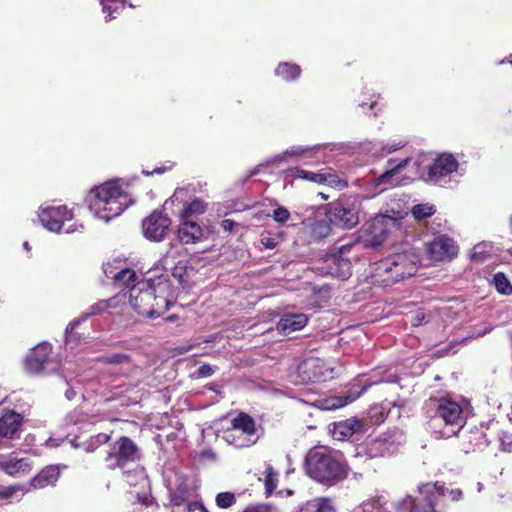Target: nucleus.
<instances>
[{
    "instance_id": "8fccbe9b",
    "label": "nucleus",
    "mask_w": 512,
    "mask_h": 512,
    "mask_svg": "<svg viewBox=\"0 0 512 512\" xmlns=\"http://www.w3.org/2000/svg\"><path fill=\"white\" fill-rule=\"evenodd\" d=\"M445 497H448L451 501H459V500L463 499V492L459 488H454V489L448 490L445 487Z\"/></svg>"
},
{
    "instance_id": "7c9ffc66",
    "label": "nucleus",
    "mask_w": 512,
    "mask_h": 512,
    "mask_svg": "<svg viewBox=\"0 0 512 512\" xmlns=\"http://www.w3.org/2000/svg\"><path fill=\"white\" fill-rule=\"evenodd\" d=\"M298 512H336V508L331 498L317 497L304 503Z\"/></svg>"
},
{
    "instance_id": "cd10ccee",
    "label": "nucleus",
    "mask_w": 512,
    "mask_h": 512,
    "mask_svg": "<svg viewBox=\"0 0 512 512\" xmlns=\"http://www.w3.org/2000/svg\"><path fill=\"white\" fill-rule=\"evenodd\" d=\"M331 225L326 214L321 218L317 217L305 224V230L311 240L319 241L330 235Z\"/></svg>"
},
{
    "instance_id": "774afa93",
    "label": "nucleus",
    "mask_w": 512,
    "mask_h": 512,
    "mask_svg": "<svg viewBox=\"0 0 512 512\" xmlns=\"http://www.w3.org/2000/svg\"><path fill=\"white\" fill-rule=\"evenodd\" d=\"M504 450L510 452L512 450V442H509L508 444H506V447H504Z\"/></svg>"
},
{
    "instance_id": "603ef678",
    "label": "nucleus",
    "mask_w": 512,
    "mask_h": 512,
    "mask_svg": "<svg viewBox=\"0 0 512 512\" xmlns=\"http://www.w3.org/2000/svg\"><path fill=\"white\" fill-rule=\"evenodd\" d=\"M185 194H186V191L184 189H182V188L176 189V191L171 196V198L165 202V205L168 206L170 203H174L175 201H182Z\"/></svg>"
},
{
    "instance_id": "412c9836",
    "label": "nucleus",
    "mask_w": 512,
    "mask_h": 512,
    "mask_svg": "<svg viewBox=\"0 0 512 512\" xmlns=\"http://www.w3.org/2000/svg\"><path fill=\"white\" fill-rule=\"evenodd\" d=\"M151 289L154 292V307L156 309L155 316H159L162 312L167 310L170 305V285L164 277L151 279Z\"/></svg>"
},
{
    "instance_id": "f03ea898",
    "label": "nucleus",
    "mask_w": 512,
    "mask_h": 512,
    "mask_svg": "<svg viewBox=\"0 0 512 512\" xmlns=\"http://www.w3.org/2000/svg\"><path fill=\"white\" fill-rule=\"evenodd\" d=\"M306 474L314 481L331 487L347 477L345 464L326 447L316 446L306 454Z\"/></svg>"
},
{
    "instance_id": "052dcab7",
    "label": "nucleus",
    "mask_w": 512,
    "mask_h": 512,
    "mask_svg": "<svg viewBox=\"0 0 512 512\" xmlns=\"http://www.w3.org/2000/svg\"><path fill=\"white\" fill-rule=\"evenodd\" d=\"M234 225H235V222L233 220H230V219H225L221 223V226L226 231H231L233 229Z\"/></svg>"
},
{
    "instance_id": "c9c22d12",
    "label": "nucleus",
    "mask_w": 512,
    "mask_h": 512,
    "mask_svg": "<svg viewBox=\"0 0 512 512\" xmlns=\"http://www.w3.org/2000/svg\"><path fill=\"white\" fill-rule=\"evenodd\" d=\"M106 19H115L125 9V0H101Z\"/></svg>"
},
{
    "instance_id": "37998d69",
    "label": "nucleus",
    "mask_w": 512,
    "mask_h": 512,
    "mask_svg": "<svg viewBox=\"0 0 512 512\" xmlns=\"http://www.w3.org/2000/svg\"><path fill=\"white\" fill-rule=\"evenodd\" d=\"M436 212L432 204H417L412 207L411 213L416 220H423L431 217Z\"/></svg>"
},
{
    "instance_id": "a19ab883",
    "label": "nucleus",
    "mask_w": 512,
    "mask_h": 512,
    "mask_svg": "<svg viewBox=\"0 0 512 512\" xmlns=\"http://www.w3.org/2000/svg\"><path fill=\"white\" fill-rule=\"evenodd\" d=\"M189 496L188 487L184 484H181L171 492L170 502L174 506H182L188 502Z\"/></svg>"
},
{
    "instance_id": "13d9d810",
    "label": "nucleus",
    "mask_w": 512,
    "mask_h": 512,
    "mask_svg": "<svg viewBox=\"0 0 512 512\" xmlns=\"http://www.w3.org/2000/svg\"><path fill=\"white\" fill-rule=\"evenodd\" d=\"M197 372L200 376H210L212 374V367L209 365H202L198 368Z\"/></svg>"
},
{
    "instance_id": "338daca9",
    "label": "nucleus",
    "mask_w": 512,
    "mask_h": 512,
    "mask_svg": "<svg viewBox=\"0 0 512 512\" xmlns=\"http://www.w3.org/2000/svg\"><path fill=\"white\" fill-rule=\"evenodd\" d=\"M491 331H492V327L491 326H487V327H485V329L483 331L477 332L475 335H473V337H475V338L476 337H482V336L488 334Z\"/></svg>"
},
{
    "instance_id": "864d4df0",
    "label": "nucleus",
    "mask_w": 512,
    "mask_h": 512,
    "mask_svg": "<svg viewBox=\"0 0 512 512\" xmlns=\"http://www.w3.org/2000/svg\"><path fill=\"white\" fill-rule=\"evenodd\" d=\"M197 346L196 343H191L188 345H180L174 348L175 355H182L186 354L188 352H191L194 350V348Z\"/></svg>"
},
{
    "instance_id": "6ab92c4d",
    "label": "nucleus",
    "mask_w": 512,
    "mask_h": 512,
    "mask_svg": "<svg viewBox=\"0 0 512 512\" xmlns=\"http://www.w3.org/2000/svg\"><path fill=\"white\" fill-rule=\"evenodd\" d=\"M24 423V416L14 410H4L0 414V438L13 440Z\"/></svg>"
},
{
    "instance_id": "bb28decb",
    "label": "nucleus",
    "mask_w": 512,
    "mask_h": 512,
    "mask_svg": "<svg viewBox=\"0 0 512 512\" xmlns=\"http://www.w3.org/2000/svg\"><path fill=\"white\" fill-rule=\"evenodd\" d=\"M60 477V470L57 466L49 465L43 468L37 475L30 480V486L33 489H44L48 486H54Z\"/></svg>"
},
{
    "instance_id": "c03bdc74",
    "label": "nucleus",
    "mask_w": 512,
    "mask_h": 512,
    "mask_svg": "<svg viewBox=\"0 0 512 512\" xmlns=\"http://www.w3.org/2000/svg\"><path fill=\"white\" fill-rule=\"evenodd\" d=\"M29 491L25 486L15 484L10 485L5 488L0 489V498L8 499L14 497L18 492H21L22 495L26 494Z\"/></svg>"
},
{
    "instance_id": "1a4fd4ad",
    "label": "nucleus",
    "mask_w": 512,
    "mask_h": 512,
    "mask_svg": "<svg viewBox=\"0 0 512 512\" xmlns=\"http://www.w3.org/2000/svg\"><path fill=\"white\" fill-rule=\"evenodd\" d=\"M56 366L57 363L52 358V345L48 342H41L33 347L24 361L26 372L33 375L54 372Z\"/></svg>"
},
{
    "instance_id": "6e6552de",
    "label": "nucleus",
    "mask_w": 512,
    "mask_h": 512,
    "mask_svg": "<svg viewBox=\"0 0 512 512\" xmlns=\"http://www.w3.org/2000/svg\"><path fill=\"white\" fill-rule=\"evenodd\" d=\"M397 219L389 215H378L365 224L361 239L367 247H378L387 238L390 230L397 226Z\"/></svg>"
},
{
    "instance_id": "ea45409f",
    "label": "nucleus",
    "mask_w": 512,
    "mask_h": 512,
    "mask_svg": "<svg viewBox=\"0 0 512 512\" xmlns=\"http://www.w3.org/2000/svg\"><path fill=\"white\" fill-rule=\"evenodd\" d=\"M264 484L266 494L271 495L278 485V474L272 465H267L264 471Z\"/></svg>"
},
{
    "instance_id": "6e6d98bb",
    "label": "nucleus",
    "mask_w": 512,
    "mask_h": 512,
    "mask_svg": "<svg viewBox=\"0 0 512 512\" xmlns=\"http://www.w3.org/2000/svg\"><path fill=\"white\" fill-rule=\"evenodd\" d=\"M79 394V398H84V395H83V392L80 390L79 392H76L73 388V386H71L69 389H67V391L65 392V395L66 397L69 399V400H74L76 399L77 395Z\"/></svg>"
},
{
    "instance_id": "e433bc0d",
    "label": "nucleus",
    "mask_w": 512,
    "mask_h": 512,
    "mask_svg": "<svg viewBox=\"0 0 512 512\" xmlns=\"http://www.w3.org/2000/svg\"><path fill=\"white\" fill-rule=\"evenodd\" d=\"M300 72L301 70L298 65L287 62L279 64L275 71L277 76L286 81L296 79L300 75Z\"/></svg>"
},
{
    "instance_id": "2eb2a0df",
    "label": "nucleus",
    "mask_w": 512,
    "mask_h": 512,
    "mask_svg": "<svg viewBox=\"0 0 512 512\" xmlns=\"http://www.w3.org/2000/svg\"><path fill=\"white\" fill-rule=\"evenodd\" d=\"M458 162L453 155L443 153L439 155L429 168L428 178L436 185L446 183V177L456 172Z\"/></svg>"
},
{
    "instance_id": "58836bf2",
    "label": "nucleus",
    "mask_w": 512,
    "mask_h": 512,
    "mask_svg": "<svg viewBox=\"0 0 512 512\" xmlns=\"http://www.w3.org/2000/svg\"><path fill=\"white\" fill-rule=\"evenodd\" d=\"M321 148L320 145L306 146V147H292L287 149L283 154L276 156L275 161L282 160L285 156H294L297 158H303L306 154L317 151Z\"/></svg>"
},
{
    "instance_id": "423d86ee",
    "label": "nucleus",
    "mask_w": 512,
    "mask_h": 512,
    "mask_svg": "<svg viewBox=\"0 0 512 512\" xmlns=\"http://www.w3.org/2000/svg\"><path fill=\"white\" fill-rule=\"evenodd\" d=\"M135 277V272L130 270V307L141 316L153 318L156 309L152 303L154 292L151 289V279L132 285Z\"/></svg>"
},
{
    "instance_id": "39448f33",
    "label": "nucleus",
    "mask_w": 512,
    "mask_h": 512,
    "mask_svg": "<svg viewBox=\"0 0 512 512\" xmlns=\"http://www.w3.org/2000/svg\"><path fill=\"white\" fill-rule=\"evenodd\" d=\"M130 494L136 498L133 512H158L159 504L151 494L150 480L143 466L130 470Z\"/></svg>"
},
{
    "instance_id": "72a5a7b5",
    "label": "nucleus",
    "mask_w": 512,
    "mask_h": 512,
    "mask_svg": "<svg viewBox=\"0 0 512 512\" xmlns=\"http://www.w3.org/2000/svg\"><path fill=\"white\" fill-rule=\"evenodd\" d=\"M466 439L468 442V445L465 446L466 452L482 449L489 445L486 434L480 429L470 430Z\"/></svg>"
},
{
    "instance_id": "de8ad7c7",
    "label": "nucleus",
    "mask_w": 512,
    "mask_h": 512,
    "mask_svg": "<svg viewBox=\"0 0 512 512\" xmlns=\"http://www.w3.org/2000/svg\"><path fill=\"white\" fill-rule=\"evenodd\" d=\"M107 302H109L110 309H116L120 306H125L126 302H127V293L121 291L114 297H111L110 299H108Z\"/></svg>"
},
{
    "instance_id": "c85d7f7f",
    "label": "nucleus",
    "mask_w": 512,
    "mask_h": 512,
    "mask_svg": "<svg viewBox=\"0 0 512 512\" xmlns=\"http://www.w3.org/2000/svg\"><path fill=\"white\" fill-rule=\"evenodd\" d=\"M308 318L305 314H284L277 323V329L283 334H290L306 326Z\"/></svg>"
},
{
    "instance_id": "79ce46f5",
    "label": "nucleus",
    "mask_w": 512,
    "mask_h": 512,
    "mask_svg": "<svg viewBox=\"0 0 512 512\" xmlns=\"http://www.w3.org/2000/svg\"><path fill=\"white\" fill-rule=\"evenodd\" d=\"M493 284L500 294L510 295L512 293V285L506 275L502 272H498L494 275Z\"/></svg>"
},
{
    "instance_id": "0eeeda50",
    "label": "nucleus",
    "mask_w": 512,
    "mask_h": 512,
    "mask_svg": "<svg viewBox=\"0 0 512 512\" xmlns=\"http://www.w3.org/2000/svg\"><path fill=\"white\" fill-rule=\"evenodd\" d=\"M471 406L470 400L460 397L455 400L450 396H444L437 399L436 415L440 417L446 425L456 426L459 431L463 427L465 417L464 410Z\"/></svg>"
},
{
    "instance_id": "680f3d73",
    "label": "nucleus",
    "mask_w": 512,
    "mask_h": 512,
    "mask_svg": "<svg viewBox=\"0 0 512 512\" xmlns=\"http://www.w3.org/2000/svg\"><path fill=\"white\" fill-rule=\"evenodd\" d=\"M82 229H83V225L82 224H73V225L69 226L65 230V232L69 234V233H73V232H76V231H80Z\"/></svg>"
},
{
    "instance_id": "dca6fc26",
    "label": "nucleus",
    "mask_w": 512,
    "mask_h": 512,
    "mask_svg": "<svg viewBox=\"0 0 512 512\" xmlns=\"http://www.w3.org/2000/svg\"><path fill=\"white\" fill-rule=\"evenodd\" d=\"M290 176L298 179H304L317 184H326L338 189L347 186V182L340 179L336 174L330 171L311 172L301 168H291L288 170Z\"/></svg>"
},
{
    "instance_id": "4468645a",
    "label": "nucleus",
    "mask_w": 512,
    "mask_h": 512,
    "mask_svg": "<svg viewBox=\"0 0 512 512\" xmlns=\"http://www.w3.org/2000/svg\"><path fill=\"white\" fill-rule=\"evenodd\" d=\"M357 244H343L337 248V251L327 258V262L333 265L330 273L341 279L346 280L352 274L351 259L348 257L350 251L356 248Z\"/></svg>"
},
{
    "instance_id": "5701e85b",
    "label": "nucleus",
    "mask_w": 512,
    "mask_h": 512,
    "mask_svg": "<svg viewBox=\"0 0 512 512\" xmlns=\"http://www.w3.org/2000/svg\"><path fill=\"white\" fill-rule=\"evenodd\" d=\"M33 469L29 458L9 457L0 461V470L9 476L27 475Z\"/></svg>"
},
{
    "instance_id": "ddd939ff",
    "label": "nucleus",
    "mask_w": 512,
    "mask_h": 512,
    "mask_svg": "<svg viewBox=\"0 0 512 512\" xmlns=\"http://www.w3.org/2000/svg\"><path fill=\"white\" fill-rule=\"evenodd\" d=\"M72 217V212L66 206H41L38 214L42 225L51 232H59L65 221Z\"/></svg>"
},
{
    "instance_id": "4c0bfd02",
    "label": "nucleus",
    "mask_w": 512,
    "mask_h": 512,
    "mask_svg": "<svg viewBox=\"0 0 512 512\" xmlns=\"http://www.w3.org/2000/svg\"><path fill=\"white\" fill-rule=\"evenodd\" d=\"M362 512H387L386 501L382 496L372 497L361 505Z\"/></svg>"
},
{
    "instance_id": "9d476101",
    "label": "nucleus",
    "mask_w": 512,
    "mask_h": 512,
    "mask_svg": "<svg viewBox=\"0 0 512 512\" xmlns=\"http://www.w3.org/2000/svg\"><path fill=\"white\" fill-rule=\"evenodd\" d=\"M326 214L332 225L344 229H351L359 222L358 209L348 200L331 203Z\"/></svg>"
},
{
    "instance_id": "e2e57ef3",
    "label": "nucleus",
    "mask_w": 512,
    "mask_h": 512,
    "mask_svg": "<svg viewBox=\"0 0 512 512\" xmlns=\"http://www.w3.org/2000/svg\"><path fill=\"white\" fill-rule=\"evenodd\" d=\"M424 319V315L423 314H417L415 315L412 320H411V323L413 326H418L421 324V322L423 321Z\"/></svg>"
},
{
    "instance_id": "a211bd4d",
    "label": "nucleus",
    "mask_w": 512,
    "mask_h": 512,
    "mask_svg": "<svg viewBox=\"0 0 512 512\" xmlns=\"http://www.w3.org/2000/svg\"><path fill=\"white\" fill-rule=\"evenodd\" d=\"M298 371L301 375H305L303 380L306 378L313 383L317 381H328L331 378L327 377V373H332V369L326 367V363L319 358H308L301 362L298 366Z\"/></svg>"
},
{
    "instance_id": "f3484780",
    "label": "nucleus",
    "mask_w": 512,
    "mask_h": 512,
    "mask_svg": "<svg viewBox=\"0 0 512 512\" xmlns=\"http://www.w3.org/2000/svg\"><path fill=\"white\" fill-rule=\"evenodd\" d=\"M427 254L432 261L452 259L458 253L454 241L445 236H439L427 244Z\"/></svg>"
},
{
    "instance_id": "0e129e2a",
    "label": "nucleus",
    "mask_w": 512,
    "mask_h": 512,
    "mask_svg": "<svg viewBox=\"0 0 512 512\" xmlns=\"http://www.w3.org/2000/svg\"><path fill=\"white\" fill-rule=\"evenodd\" d=\"M78 323H79V321L72 322L67 327V329H66V339H67V341H70V339L72 337L71 331L73 330L74 326L77 325Z\"/></svg>"
},
{
    "instance_id": "09e8293b",
    "label": "nucleus",
    "mask_w": 512,
    "mask_h": 512,
    "mask_svg": "<svg viewBox=\"0 0 512 512\" xmlns=\"http://www.w3.org/2000/svg\"><path fill=\"white\" fill-rule=\"evenodd\" d=\"M108 309H110L109 302H107V300H100L97 303H95L93 306H91L90 312L85 314L84 319H86L87 317L92 316V315L100 314Z\"/></svg>"
},
{
    "instance_id": "69168bd1",
    "label": "nucleus",
    "mask_w": 512,
    "mask_h": 512,
    "mask_svg": "<svg viewBox=\"0 0 512 512\" xmlns=\"http://www.w3.org/2000/svg\"><path fill=\"white\" fill-rule=\"evenodd\" d=\"M403 146H404V143H401V142H399L397 144H391L390 146L387 147L386 152L387 153H392V152L398 150L399 148H401Z\"/></svg>"
},
{
    "instance_id": "4d7b16f0",
    "label": "nucleus",
    "mask_w": 512,
    "mask_h": 512,
    "mask_svg": "<svg viewBox=\"0 0 512 512\" xmlns=\"http://www.w3.org/2000/svg\"><path fill=\"white\" fill-rule=\"evenodd\" d=\"M261 243L267 249H274L277 245V242L273 238H270V237H263L261 239Z\"/></svg>"
},
{
    "instance_id": "a878e982",
    "label": "nucleus",
    "mask_w": 512,
    "mask_h": 512,
    "mask_svg": "<svg viewBox=\"0 0 512 512\" xmlns=\"http://www.w3.org/2000/svg\"><path fill=\"white\" fill-rule=\"evenodd\" d=\"M359 390H349L348 392L342 395H334L330 396L323 400V407L327 410H336L342 408L355 400H357L361 395H363L369 386H359Z\"/></svg>"
},
{
    "instance_id": "f257e3e1",
    "label": "nucleus",
    "mask_w": 512,
    "mask_h": 512,
    "mask_svg": "<svg viewBox=\"0 0 512 512\" xmlns=\"http://www.w3.org/2000/svg\"><path fill=\"white\" fill-rule=\"evenodd\" d=\"M124 181L111 179L93 187L87 195L90 211L103 221H110L126 209Z\"/></svg>"
},
{
    "instance_id": "bf43d9fd",
    "label": "nucleus",
    "mask_w": 512,
    "mask_h": 512,
    "mask_svg": "<svg viewBox=\"0 0 512 512\" xmlns=\"http://www.w3.org/2000/svg\"><path fill=\"white\" fill-rule=\"evenodd\" d=\"M483 250H482V245H476L474 248H473V251H472V255L471 257L473 259H483Z\"/></svg>"
},
{
    "instance_id": "5fc2aeb1",
    "label": "nucleus",
    "mask_w": 512,
    "mask_h": 512,
    "mask_svg": "<svg viewBox=\"0 0 512 512\" xmlns=\"http://www.w3.org/2000/svg\"><path fill=\"white\" fill-rule=\"evenodd\" d=\"M142 458V454L140 449L130 441V461L140 460Z\"/></svg>"
},
{
    "instance_id": "b1692460",
    "label": "nucleus",
    "mask_w": 512,
    "mask_h": 512,
    "mask_svg": "<svg viewBox=\"0 0 512 512\" xmlns=\"http://www.w3.org/2000/svg\"><path fill=\"white\" fill-rule=\"evenodd\" d=\"M395 448L392 440L378 437L367 442L365 454L371 459L383 458L391 456L395 452Z\"/></svg>"
},
{
    "instance_id": "3c124183",
    "label": "nucleus",
    "mask_w": 512,
    "mask_h": 512,
    "mask_svg": "<svg viewBox=\"0 0 512 512\" xmlns=\"http://www.w3.org/2000/svg\"><path fill=\"white\" fill-rule=\"evenodd\" d=\"M243 512H271V507L266 504L250 505Z\"/></svg>"
},
{
    "instance_id": "a18cd8bd",
    "label": "nucleus",
    "mask_w": 512,
    "mask_h": 512,
    "mask_svg": "<svg viewBox=\"0 0 512 512\" xmlns=\"http://www.w3.org/2000/svg\"><path fill=\"white\" fill-rule=\"evenodd\" d=\"M236 503L235 494L232 492H221L216 496V504L218 507L226 509Z\"/></svg>"
},
{
    "instance_id": "9b49d317",
    "label": "nucleus",
    "mask_w": 512,
    "mask_h": 512,
    "mask_svg": "<svg viewBox=\"0 0 512 512\" xmlns=\"http://www.w3.org/2000/svg\"><path fill=\"white\" fill-rule=\"evenodd\" d=\"M409 160L408 157L401 160L389 159L387 161V169L381 175L369 181L377 189L370 197L386 190L390 186L398 185L400 183L399 174L407 166Z\"/></svg>"
},
{
    "instance_id": "4be33fe9",
    "label": "nucleus",
    "mask_w": 512,
    "mask_h": 512,
    "mask_svg": "<svg viewBox=\"0 0 512 512\" xmlns=\"http://www.w3.org/2000/svg\"><path fill=\"white\" fill-rule=\"evenodd\" d=\"M364 424L356 417L334 423L333 437L339 441L350 439L354 434L362 432Z\"/></svg>"
},
{
    "instance_id": "20e7f679",
    "label": "nucleus",
    "mask_w": 512,
    "mask_h": 512,
    "mask_svg": "<svg viewBox=\"0 0 512 512\" xmlns=\"http://www.w3.org/2000/svg\"><path fill=\"white\" fill-rule=\"evenodd\" d=\"M418 496H406L396 504V512H443L444 483H423L418 486Z\"/></svg>"
},
{
    "instance_id": "7ed1b4c3",
    "label": "nucleus",
    "mask_w": 512,
    "mask_h": 512,
    "mask_svg": "<svg viewBox=\"0 0 512 512\" xmlns=\"http://www.w3.org/2000/svg\"><path fill=\"white\" fill-rule=\"evenodd\" d=\"M419 257L410 251L393 254L375 263L374 282L392 285L415 274Z\"/></svg>"
},
{
    "instance_id": "c756f323",
    "label": "nucleus",
    "mask_w": 512,
    "mask_h": 512,
    "mask_svg": "<svg viewBox=\"0 0 512 512\" xmlns=\"http://www.w3.org/2000/svg\"><path fill=\"white\" fill-rule=\"evenodd\" d=\"M107 467L111 470L116 468L123 469L128 463V437L119 439V448L115 454H109L107 459Z\"/></svg>"
},
{
    "instance_id": "f704fd0d",
    "label": "nucleus",
    "mask_w": 512,
    "mask_h": 512,
    "mask_svg": "<svg viewBox=\"0 0 512 512\" xmlns=\"http://www.w3.org/2000/svg\"><path fill=\"white\" fill-rule=\"evenodd\" d=\"M207 204L200 200L194 199L192 202L186 204L179 214V219L191 220L193 215H200L206 211Z\"/></svg>"
},
{
    "instance_id": "2f4dec72",
    "label": "nucleus",
    "mask_w": 512,
    "mask_h": 512,
    "mask_svg": "<svg viewBox=\"0 0 512 512\" xmlns=\"http://www.w3.org/2000/svg\"><path fill=\"white\" fill-rule=\"evenodd\" d=\"M234 430L241 431L242 433L252 436L256 433L255 420L247 413L240 412L231 422Z\"/></svg>"
},
{
    "instance_id": "aec40b11",
    "label": "nucleus",
    "mask_w": 512,
    "mask_h": 512,
    "mask_svg": "<svg viewBox=\"0 0 512 512\" xmlns=\"http://www.w3.org/2000/svg\"><path fill=\"white\" fill-rule=\"evenodd\" d=\"M105 276L113 280L115 286L126 284L125 277L128 273V260L125 256H115L103 264Z\"/></svg>"
},
{
    "instance_id": "f8f14e48",
    "label": "nucleus",
    "mask_w": 512,
    "mask_h": 512,
    "mask_svg": "<svg viewBox=\"0 0 512 512\" xmlns=\"http://www.w3.org/2000/svg\"><path fill=\"white\" fill-rule=\"evenodd\" d=\"M170 226V218L161 211H154L142 222L144 236L155 242H160L165 238Z\"/></svg>"
},
{
    "instance_id": "473e14b6",
    "label": "nucleus",
    "mask_w": 512,
    "mask_h": 512,
    "mask_svg": "<svg viewBox=\"0 0 512 512\" xmlns=\"http://www.w3.org/2000/svg\"><path fill=\"white\" fill-rule=\"evenodd\" d=\"M163 263L166 269H171L172 276L176 278L179 283L182 285H189V274L192 272V269H188L185 265H182L180 262L173 266V262L169 261V253L163 259Z\"/></svg>"
},
{
    "instance_id": "49530a36",
    "label": "nucleus",
    "mask_w": 512,
    "mask_h": 512,
    "mask_svg": "<svg viewBox=\"0 0 512 512\" xmlns=\"http://www.w3.org/2000/svg\"><path fill=\"white\" fill-rule=\"evenodd\" d=\"M272 218L280 225L286 224L291 219V213L284 206H277L272 213Z\"/></svg>"
},
{
    "instance_id": "393cba45",
    "label": "nucleus",
    "mask_w": 512,
    "mask_h": 512,
    "mask_svg": "<svg viewBox=\"0 0 512 512\" xmlns=\"http://www.w3.org/2000/svg\"><path fill=\"white\" fill-rule=\"evenodd\" d=\"M177 235L181 243L195 244L202 239L203 230L195 221L180 219Z\"/></svg>"
}]
</instances>
